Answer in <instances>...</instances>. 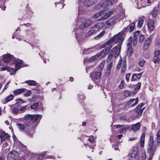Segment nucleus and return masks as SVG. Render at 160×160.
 <instances>
[{
    "label": "nucleus",
    "mask_w": 160,
    "mask_h": 160,
    "mask_svg": "<svg viewBox=\"0 0 160 160\" xmlns=\"http://www.w3.org/2000/svg\"><path fill=\"white\" fill-rule=\"evenodd\" d=\"M159 12L157 8H154L151 12V14L153 18H156Z\"/></svg>",
    "instance_id": "a878e982"
},
{
    "label": "nucleus",
    "mask_w": 160,
    "mask_h": 160,
    "mask_svg": "<svg viewBox=\"0 0 160 160\" xmlns=\"http://www.w3.org/2000/svg\"><path fill=\"white\" fill-rule=\"evenodd\" d=\"M104 62L103 61L102 62L99 64V68L101 69H102L104 67Z\"/></svg>",
    "instance_id": "49530a36"
},
{
    "label": "nucleus",
    "mask_w": 160,
    "mask_h": 160,
    "mask_svg": "<svg viewBox=\"0 0 160 160\" xmlns=\"http://www.w3.org/2000/svg\"><path fill=\"white\" fill-rule=\"evenodd\" d=\"M99 57V56L98 55V53L97 54L91 58H89V59H84V61H87V60H88L89 62H93L96 60Z\"/></svg>",
    "instance_id": "c756f323"
},
{
    "label": "nucleus",
    "mask_w": 160,
    "mask_h": 160,
    "mask_svg": "<svg viewBox=\"0 0 160 160\" xmlns=\"http://www.w3.org/2000/svg\"><path fill=\"white\" fill-rule=\"evenodd\" d=\"M137 40H136L133 39V41L132 42L133 45L135 46L137 44Z\"/></svg>",
    "instance_id": "e2e57ef3"
},
{
    "label": "nucleus",
    "mask_w": 160,
    "mask_h": 160,
    "mask_svg": "<svg viewBox=\"0 0 160 160\" xmlns=\"http://www.w3.org/2000/svg\"><path fill=\"white\" fill-rule=\"evenodd\" d=\"M109 50L107 48L103 49L101 52L98 53V55L100 58H103L105 57L109 52Z\"/></svg>",
    "instance_id": "4be33fe9"
},
{
    "label": "nucleus",
    "mask_w": 160,
    "mask_h": 160,
    "mask_svg": "<svg viewBox=\"0 0 160 160\" xmlns=\"http://www.w3.org/2000/svg\"><path fill=\"white\" fill-rule=\"evenodd\" d=\"M13 95L11 94L9 96L7 97L4 100H3L2 101V102L3 104H6L7 102L12 100L13 99Z\"/></svg>",
    "instance_id": "bb28decb"
},
{
    "label": "nucleus",
    "mask_w": 160,
    "mask_h": 160,
    "mask_svg": "<svg viewBox=\"0 0 160 160\" xmlns=\"http://www.w3.org/2000/svg\"><path fill=\"white\" fill-rule=\"evenodd\" d=\"M157 149L155 145H153V140L152 138L150 137L148 142L147 152L149 154V157L152 158Z\"/></svg>",
    "instance_id": "7ed1b4c3"
},
{
    "label": "nucleus",
    "mask_w": 160,
    "mask_h": 160,
    "mask_svg": "<svg viewBox=\"0 0 160 160\" xmlns=\"http://www.w3.org/2000/svg\"><path fill=\"white\" fill-rule=\"evenodd\" d=\"M143 105V104L142 103L141 105H138L136 107L135 109V111L136 113L138 114V115L137 116L136 118H138L139 115H141L143 110L144 109V108H143L142 110H141V108Z\"/></svg>",
    "instance_id": "6ab92c4d"
},
{
    "label": "nucleus",
    "mask_w": 160,
    "mask_h": 160,
    "mask_svg": "<svg viewBox=\"0 0 160 160\" xmlns=\"http://www.w3.org/2000/svg\"><path fill=\"white\" fill-rule=\"evenodd\" d=\"M18 154L16 151H11L7 156L8 160H15L18 157Z\"/></svg>",
    "instance_id": "9d476101"
},
{
    "label": "nucleus",
    "mask_w": 160,
    "mask_h": 160,
    "mask_svg": "<svg viewBox=\"0 0 160 160\" xmlns=\"http://www.w3.org/2000/svg\"><path fill=\"white\" fill-rule=\"evenodd\" d=\"M92 23V21L90 19H86L82 23V25L83 26L84 28H87Z\"/></svg>",
    "instance_id": "393cba45"
},
{
    "label": "nucleus",
    "mask_w": 160,
    "mask_h": 160,
    "mask_svg": "<svg viewBox=\"0 0 160 160\" xmlns=\"http://www.w3.org/2000/svg\"><path fill=\"white\" fill-rule=\"evenodd\" d=\"M103 22H102L94 25L90 29L88 32L86 33L85 36L88 37L91 35L95 34L99 31V30L103 27Z\"/></svg>",
    "instance_id": "f03ea898"
},
{
    "label": "nucleus",
    "mask_w": 160,
    "mask_h": 160,
    "mask_svg": "<svg viewBox=\"0 0 160 160\" xmlns=\"http://www.w3.org/2000/svg\"><path fill=\"white\" fill-rule=\"evenodd\" d=\"M120 119L122 120H124L126 119V117L125 116H122L120 117Z\"/></svg>",
    "instance_id": "680f3d73"
},
{
    "label": "nucleus",
    "mask_w": 160,
    "mask_h": 160,
    "mask_svg": "<svg viewBox=\"0 0 160 160\" xmlns=\"http://www.w3.org/2000/svg\"><path fill=\"white\" fill-rule=\"evenodd\" d=\"M118 0H107L104 1L102 4H100L102 8H106L108 6L116 2Z\"/></svg>",
    "instance_id": "9b49d317"
},
{
    "label": "nucleus",
    "mask_w": 160,
    "mask_h": 160,
    "mask_svg": "<svg viewBox=\"0 0 160 160\" xmlns=\"http://www.w3.org/2000/svg\"><path fill=\"white\" fill-rule=\"evenodd\" d=\"M82 53L84 54H88L91 52H92V49L91 48H89L88 49H84L82 50Z\"/></svg>",
    "instance_id": "58836bf2"
},
{
    "label": "nucleus",
    "mask_w": 160,
    "mask_h": 160,
    "mask_svg": "<svg viewBox=\"0 0 160 160\" xmlns=\"http://www.w3.org/2000/svg\"><path fill=\"white\" fill-rule=\"evenodd\" d=\"M140 31L139 30L137 31L134 33V39L137 40V38L138 36H139L140 35Z\"/></svg>",
    "instance_id": "a19ab883"
},
{
    "label": "nucleus",
    "mask_w": 160,
    "mask_h": 160,
    "mask_svg": "<svg viewBox=\"0 0 160 160\" xmlns=\"http://www.w3.org/2000/svg\"><path fill=\"white\" fill-rule=\"evenodd\" d=\"M118 16L112 18L108 20L107 21L105 24L106 28H109L115 24L117 21H120L121 19L123 18L124 14H122V17L118 18Z\"/></svg>",
    "instance_id": "20e7f679"
},
{
    "label": "nucleus",
    "mask_w": 160,
    "mask_h": 160,
    "mask_svg": "<svg viewBox=\"0 0 160 160\" xmlns=\"http://www.w3.org/2000/svg\"><path fill=\"white\" fill-rule=\"evenodd\" d=\"M147 25L150 31H153L154 28V20L151 19H149Z\"/></svg>",
    "instance_id": "a211bd4d"
},
{
    "label": "nucleus",
    "mask_w": 160,
    "mask_h": 160,
    "mask_svg": "<svg viewBox=\"0 0 160 160\" xmlns=\"http://www.w3.org/2000/svg\"><path fill=\"white\" fill-rule=\"evenodd\" d=\"M105 33V32L104 31H102L100 34H99L97 37H101Z\"/></svg>",
    "instance_id": "5fc2aeb1"
},
{
    "label": "nucleus",
    "mask_w": 160,
    "mask_h": 160,
    "mask_svg": "<svg viewBox=\"0 0 160 160\" xmlns=\"http://www.w3.org/2000/svg\"><path fill=\"white\" fill-rule=\"evenodd\" d=\"M123 126V125H116L114 126L115 127H116V128H121Z\"/></svg>",
    "instance_id": "13d9d810"
},
{
    "label": "nucleus",
    "mask_w": 160,
    "mask_h": 160,
    "mask_svg": "<svg viewBox=\"0 0 160 160\" xmlns=\"http://www.w3.org/2000/svg\"><path fill=\"white\" fill-rule=\"evenodd\" d=\"M69 80L71 81L72 82L73 81V78L72 77H71L69 78Z\"/></svg>",
    "instance_id": "774afa93"
},
{
    "label": "nucleus",
    "mask_w": 160,
    "mask_h": 160,
    "mask_svg": "<svg viewBox=\"0 0 160 160\" xmlns=\"http://www.w3.org/2000/svg\"><path fill=\"white\" fill-rule=\"evenodd\" d=\"M145 61L144 60H141L139 62V65L140 66L142 67V66L144 64Z\"/></svg>",
    "instance_id": "09e8293b"
},
{
    "label": "nucleus",
    "mask_w": 160,
    "mask_h": 160,
    "mask_svg": "<svg viewBox=\"0 0 160 160\" xmlns=\"http://www.w3.org/2000/svg\"><path fill=\"white\" fill-rule=\"evenodd\" d=\"M112 62H111L108 64L107 66V69L105 74L106 76H108L110 75L111 70L112 66Z\"/></svg>",
    "instance_id": "b1692460"
},
{
    "label": "nucleus",
    "mask_w": 160,
    "mask_h": 160,
    "mask_svg": "<svg viewBox=\"0 0 160 160\" xmlns=\"http://www.w3.org/2000/svg\"><path fill=\"white\" fill-rule=\"evenodd\" d=\"M113 58H114V56H113V53L112 52H110L108 55L106 61L108 62H110Z\"/></svg>",
    "instance_id": "c9c22d12"
},
{
    "label": "nucleus",
    "mask_w": 160,
    "mask_h": 160,
    "mask_svg": "<svg viewBox=\"0 0 160 160\" xmlns=\"http://www.w3.org/2000/svg\"><path fill=\"white\" fill-rule=\"evenodd\" d=\"M138 154V148L137 147H133L130 150L128 155L132 158H136Z\"/></svg>",
    "instance_id": "f8f14e48"
},
{
    "label": "nucleus",
    "mask_w": 160,
    "mask_h": 160,
    "mask_svg": "<svg viewBox=\"0 0 160 160\" xmlns=\"http://www.w3.org/2000/svg\"><path fill=\"white\" fill-rule=\"evenodd\" d=\"M16 125L20 131L22 132L24 130L25 127L23 124L21 123H18Z\"/></svg>",
    "instance_id": "473e14b6"
},
{
    "label": "nucleus",
    "mask_w": 160,
    "mask_h": 160,
    "mask_svg": "<svg viewBox=\"0 0 160 160\" xmlns=\"http://www.w3.org/2000/svg\"><path fill=\"white\" fill-rule=\"evenodd\" d=\"M13 56L10 54H5L3 55V59L5 62L8 63L13 59Z\"/></svg>",
    "instance_id": "4468645a"
},
{
    "label": "nucleus",
    "mask_w": 160,
    "mask_h": 160,
    "mask_svg": "<svg viewBox=\"0 0 160 160\" xmlns=\"http://www.w3.org/2000/svg\"><path fill=\"white\" fill-rule=\"evenodd\" d=\"M135 23L134 22L132 23L131 24L128 26L129 30V32H132L135 28Z\"/></svg>",
    "instance_id": "4c0bfd02"
},
{
    "label": "nucleus",
    "mask_w": 160,
    "mask_h": 160,
    "mask_svg": "<svg viewBox=\"0 0 160 160\" xmlns=\"http://www.w3.org/2000/svg\"><path fill=\"white\" fill-rule=\"evenodd\" d=\"M138 98L136 99L132 98L130 99L129 101L127 102V104L128 105L131 104L132 107L134 106L137 104L138 102Z\"/></svg>",
    "instance_id": "412c9836"
},
{
    "label": "nucleus",
    "mask_w": 160,
    "mask_h": 160,
    "mask_svg": "<svg viewBox=\"0 0 160 160\" xmlns=\"http://www.w3.org/2000/svg\"><path fill=\"white\" fill-rule=\"evenodd\" d=\"M18 109L16 108H14L12 110L13 113L15 114H17L18 112Z\"/></svg>",
    "instance_id": "8fccbe9b"
},
{
    "label": "nucleus",
    "mask_w": 160,
    "mask_h": 160,
    "mask_svg": "<svg viewBox=\"0 0 160 160\" xmlns=\"http://www.w3.org/2000/svg\"><path fill=\"white\" fill-rule=\"evenodd\" d=\"M146 152L145 151L142 152V160H144L146 158Z\"/></svg>",
    "instance_id": "a18cd8bd"
},
{
    "label": "nucleus",
    "mask_w": 160,
    "mask_h": 160,
    "mask_svg": "<svg viewBox=\"0 0 160 160\" xmlns=\"http://www.w3.org/2000/svg\"><path fill=\"white\" fill-rule=\"evenodd\" d=\"M31 92L30 91H28L25 94L24 96L26 97H28L31 95Z\"/></svg>",
    "instance_id": "603ef678"
},
{
    "label": "nucleus",
    "mask_w": 160,
    "mask_h": 160,
    "mask_svg": "<svg viewBox=\"0 0 160 160\" xmlns=\"http://www.w3.org/2000/svg\"><path fill=\"white\" fill-rule=\"evenodd\" d=\"M25 119L26 120H30L32 122H35L39 121L42 118V116L41 115H27L25 116Z\"/></svg>",
    "instance_id": "0eeeda50"
},
{
    "label": "nucleus",
    "mask_w": 160,
    "mask_h": 160,
    "mask_svg": "<svg viewBox=\"0 0 160 160\" xmlns=\"http://www.w3.org/2000/svg\"><path fill=\"white\" fill-rule=\"evenodd\" d=\"M142 73L134 74L132 77V81H137L139 80L141 77Z\"/></svg>",
    "instance_id": "cd10ccee"
},
{
    "label": "nucleus",
    "mask_w": 160,
    "mask_h": 160,
    "mask_svg": "<svg viewBox=\"0 0 160 160\" xmlns=\"http://www.w3.org/2000/svg\"><path fill=\"white\" fill-rule=\"evenodd\" d=\"M22 61L18 58H16L12 61V63L15 65V69L12 68H9L8 66L7 71L8 72L12 71L16 72L19 69L22 65Z\"/></svg>",
    "instance_id": "39448f33"
},
{
    "label": "nucleus",
    "mask_w": 160,
    "mask_h": 160,
    "mask_svg": "<svg viewBox=\"0 0 160 160\" xmlns=\"http://www.w3.org/2000/svg\"><path fill=\"white\" fill-rule=\"evenodd\" d=\"M131 94V92L130 91L126 90L124 92V96L126 97H128L130 96Z\"/></svg>",
    "instance_id": "c03bdc74"
},
{
    "label": "nucleus",
    "mask_w": 160,
    "mask_h": 160,
    "mask_svg": "<svg viewBox=\"0 0 160 160\" xmlns=\"http://www.w3.org/2000/svg\"><path fill=\"white\" fill-rule=\"evenodd\" d=\"M89 141L91 142H92L94 140V138L93 136H91L88 139Z\"/></svg>",
    "instance_id": "864d4df0"
},
{
    "label": "nucleus",
    "mask_w": 160,
    "mask_h": 160,
    "mask_svg": "<svg viewBox=\"0 0 160 160\" xmlns=\"http://www.w3.org/2000/svg\"><path fill=\"white\" fill-rule=\"evenodd\" d=\"M25 90L23 88L17 89L13 92V93L15 95H18L23 92Z\"/></svg>",
    "instance_id": "72a5a7b5"
},
{
    "label": "nucleus",
    "mask_w": 160,
    "mask_h": 160,
    "mask_svg": "<svg viewBox=\"0 0 160 160\" xmlns=\"http://www.w3.org/2000/svg\"><path fill=\"white\" fill-rule=\"evenodd\" d=\"M151 42V39L150 38H148L145 40L143 45V49L145 50L148 49L149 46Z\"/></svg>",
    "instance_id": "5701e85b"
},
{
    "label": "nucleus",
    "mask_w": 160,
    "mask_h": 160,
    "mask_svg": "<svg viewBox=\"0 0 160 160\" xmlns=\"http://www.w3.org/2000/svg\"><path fill=\"white\" fill-rule=\"evenodd\" d=\"M101 70L98 71H95L91 74V76L92 79L94 81L100 79L101 75Z\"/></svg>",
    "instance_id": "1a4fd4ad"
},
{
    "label": "nucleus",
    "mask_w": 160,
    "mask_h": 160,
    "mask_svg": "<svg viewBox=\"0 0 160 160\" xmlns=\"http://www.w3.org/2000/svg\"><path fill=\"white\" fill-rule=\"evenodd\" d=\"M25 82L29 86H35L36 83V82L33 80H29L26 81Z\"/></svg>",
    "instance_id": "e433bc0d"
},
{
    "label": "nucleus",
    "mask_w": 160,
    "mask_h": 160,
    "mask_svg": "<svg viewBox=\"0 0 160 160\" xmlns=\"http://www.w3.org/2000/svg\"><path fill=\"white\" fill-rule=\"evenodd\" d=\"M126 62L124 61H123V63H122V59L121 58L119 60L118 63L117 65V68H118V69L120 68L121 67H122L121 72H124L126 70Z\"/></svg>",
    "instance_id": "ddd939ff"
},
{
    "label": "nucleus",
    "mask_w": 160,
    "mask_h": 160,
    "mask_svg": "<svg viewBox=\"0 0 160 160\" xmlns=\"http://www.w3.org/2000/svg\"><path fill=\"white\" fill-rule=\"evenodd\" d=\"M121 128V129L120 130L119 132H120V133L122 132L123 131H124L125 130V129H126L125 128H124V127H123V128Z\"/></svg>",
    "instance_id": "0e129e2a"
},
{
    "label": "nucleus",
    "mask_w": 160,
    "mask_h": 160,
    "mask_svg": "<svg viewBox=\"0 0 160 160\" xmlns=\"http://www.w3.org/2000/svg\"><path fill=\"white\" fill-rule=\"evenodd\" d=\"M124 82L122 81H121L120 85H119V87L121 89L123 88L124 87Z\"/></svg>",
    "instance_id": "de8ad7c7"
},
{
    "label": "nucleus",
    "mask_w": 160,
    "mask_h": 160,
    "mask_svg": "<svg viewBox=\"0 0 160 160\" xmlns=\"http://www.w3.org/2000/svg\"><path fill=\"white\" fill-rule=\"evenodd\" d=\"M144 18L145 17L144 16H142L141 17L139 18V20L138 22V28H140L142 27L144 22Z\"/></svg>",
    "instance_id": "7c9ffc66"
},
{
    "label": "nucleus",
    "mask_w": 160,
    "mask_h": 160,
    "mask_svg": "<svg viewBox=\"0 0 160 160\" xmlns=\"http://www.w3.org/2000/svg\"><path fill=\"white\" fill-rule=\"evenodd\" d=\"M8 68V66H4L2 67L1 68V71L2 70V71H5L6 70H7Z\"/></svg>",
    "instance_id": "6e6d98bb"
},
{
    "label": "nucleus",
    "mask_w": 160,
    "mask_h": 160,
    "mask_svg": "<svg viewBox=\"0 0 160 160\" xmlns=\"http://www.w3.org/2000/svg\"><path fill=\"white\" fill-rule=\"evenodd\" d=\"M156 139L158 143H160V130L158 132L157 134Z\"/></svg>",
    "instance_id": "79ce46f5"
},
{
    "label": "nucleus",
    "mask_w": 160,
    "mask_h": 160,
    "mask_svg": "<svg viewBox=\"0 0 160 160\" xmlns=\"http://www.w3.org/2000/svg\"><path fill=\"white\" fill-rule=\"evenodd\" d=\"M27 107V106L26 105L24 107H23L20 108V110L22 111H23Z\"/></svg>",
    "instance_id": "052dcab7"
},
{
    "label": "nucleus",
    "mask_w": 160,
    "mask_h": 160,
    "mask_svg": "<svg viewBox=\"0 0 160 160\" xmlns=\"http://www.w3.org/2000/svg\"><path fill=\"white\" fill-rule=\"evenodd\" d=\"M113 42L112 40L110 39L102 46V48L106 47L105 48H107L108 49L110 50L113 45Z\"/></svg>",
    "instance_id": "2eb2a0df"
},
{
    "label": "nucleus",
    "mask_w": 160,
    "mask_h": 160,
    "mask_svg": "<svg viewBox=\"0 0 160 160\" xmlns=\"http://www.w3.org/2000/svg\"><path fill=\"white\" fill-rule=\"evenodd\" d=\"M38 106L39 103L37 102L32 104L30 107L32 109H35L37 108Z\"/></svg>",
    "instance_id": "ea45409f"
},
{
    "label": "nucleus",
    "mask_w": 160,
    "mask_h": 160,
    "mask_svg": "<svg viewBox=\"0 0 160 160\" xmlns=\"http://www.w3.org/2000/svg\"><path fill=\"white\" fill-rule=\"evenodd\" d=\"M18 102H19L20 103H23V102L21 99H19L18 100Z\"/></svg>",
    "instance_id": "338daca9"
},
{
    "label": "nucleus",
    "mask_w": 160,
    "mask_h": 160,
    "mask_svg": "<svg viewBox=\"0 0 160 160\" xmlns=\"http://www.w3.org/2000/svg\"><path fill=\"white\" fill-rule=\"evenodd\" d=\"M33 129H28L25 131V132L30 137H32V133L33 132Z\"/></svg>",
    "instance_id": "f704fd0d"
},
{
    "label": "nucleus",
    "mask_w": 160,
    "mask_h": 160,
    "mask_svg": "<svg viewBox=\"0 0 160 160\" xmlns=\"http://www.w3.org/2000/svg\"><path fill=\"white\" fill-rule=\"evenodd\" d=\"M122 134H120V135H118L117 136V137L118 139H120L122 137Z\"/></svg>",
    "instance_id": "69168bd1"
},
{
    "label": "nucleus",
    "mask_w": 160,
    "mask_h": 160,
    "mask_svg": "<svg viewBox=\"0 0 160 160\" xmlns=\"http://www.w3.org/2000/svg\"><path fill=\"white\" fill-rule=\"evenodd\" d=\"M130 76V75L129 74H128L126 75L125 78L127 81H129Z\"/></svg>",
    "instance_id": "4d7b16f0"
},
{
    "label": "nucleus",
    "mask_w": 160,
    "mask_h": 160,
    "mask_svg": "<svg viewBox=\"0 0 160 160\" xmlns=\"http://www.w3.org/2000/svg\"><path fill=\"white\" fill-rule=\"evenodd\" d=\"M145 38L144 36L142 34L140 35L139 36V41L140 42H142Z\"/></svg>",
    "instance_id": "37998d69"
},
{
    "label": "nucleus",
    "mask_w": 160,
    "mask_h": 160,
    "mask_svg": "<svg viewBox=\"0 0 160 160\" xmlns=\"http://www.w3.org/2000/svg\"><path fill=\"white\" fill-rule=\"evenodd\" d=\"M5 158V156L3 155H2L0 157V160H4Z\"/></svg>",
    "instance_id": "bf43d9fd"
},
{
    "label": "nucleus",
    "mask_w": 160,
    "mask_h": 160,
    "mask_svg": "<svg viewBox=\"0 0 160 160\" xmlns=\"http://www.w3.org/2000/svg\"><path fill=\"white\" fill-rule=\"evenodd\" d=\"M121 44L119 43L117 46L114 47L111 50V52H112L114 54V58H116L120 53Z\"/></svg>",
    "instance_id": "6e6552de"
},
{
    "label": "nucleus",
    "mask_w": 160,
    "mask_h": 160,
    "mask_svg": "<svg viewBox=\"0 0 160 160\" xmlns=\"http://www.w3.org/2000/svg\"><path fill=\"white\" fill-rule=\"evenodd\" d=\"M140 126V123L138 122L137 123L132 125V129L134 132H137L139 130Z\"/></svg>",
    "instance_id": "c85d7f7f"
},
{
    "label": "nucleus",
    "mask_w": 160,
    "mask_h": 160,
    "mask_svg": "<svg viewBox=\"0 0 160 160\" xmlns=\"http://www.w3.org/2000/svg\"><path fill=\"white\" fill-rule=\"evenodd\" d=\"M145 134L144 133L142 134L140 141V144L141 147L144 146V144Z\"/></svg>",
    "instance_id": "2f4dec72"
},
{
    "label": "nucleus",
    "mask_w": 160,
    "mask_h": 160,
    "mask_svg": "<svg viewBox=\"0 0 160 160\" xmlns=\"http://www.w3.org/2000/svg\"><path fill=\"white\" fill-rule=\"evenodd\" d=\"M112 13V12H108L106 10H102L97 12L93 16V18L95 19L101 17L99 19V21L103 20L110 17Z\"/></svg>",
    "instance_id": "f257e3e1"
},
{
    "label": "nucleus",
    "mask_w": 160,
    "mask_h": 160,
    "mask_svg": "<svg viewBox=\"0 0 160 160\" xmlns=\"http://www.w3.org/2000/svg\"><path fill=\"white\" fill-rule=\"evenodd\" d=\"M124 32L122 31L114 36L110 39L113 43H116L118 42L119 43L122 44L121 42L123 41L124 38Z\"/></svg>",
    "instance_id": "423d86ee"
},
{
    "label": "nucleus",
    "mask_w": 160,
    "mask_h": 160,
    "mask_svg": "<svg viewBox=\"0 0 160 160\" xmlns=\"http://www.w3.org/2000/svg\"><path fill=\"white\" fill-rule=\"evenodd\" d=\"M160 55V51L159 50H155L154 52V56L153 59V61L155 63L158 62V57Z\"/></svg>",
    "instance_id": "aec40b11"
},
{
    "label": "nucleus",
    "mask_w": 160,
    "mask_h": 160,
    "mask_svg": "<svg viewBox=\"0 0 160 160\" xmlns=\"http://www.w3.org/2000/svg\"><path fill=\"white\" fill-rule=\"evenodd\" d=\"M132 38H129L128 40V49L127 51V53L129 55H131L133 51V49L132 45Z\"/></svg>",
    "instance_id": "dca6fc26"
},
{
    "label": "nucleus",
    "mask_w": 160,
    "mask_h": 160,
    "mask_svg": "<svg viewBox=\"0 0 160 160\" xmlns=\"http://www.w3.org/2000/svg\"><path fill=\"white\" fill-rule=\"evenodd\" d=\"M0 137L1 141H4L6 139H8L10 136L4 131H2L0 132Z\"/></svg>",
    "instance_id": "f3484780"
},
{
    "label": "nucleus",
    "mask_w": 160,
    "mask_h": 160,
    "mask_svg": "<svg viewBox=\"0 0 160 160\" xmlns=\"http://www.w3.org/2000/svg\"><path fill=\"white\" fill-rule=\"evenodd\" d=\"M141 85V82H138V83L136 87L135 88V89H136L138 90H139L140 89V88Z\"/></svg>",
    "instance_id": "3c124183"
}]
</instances>
